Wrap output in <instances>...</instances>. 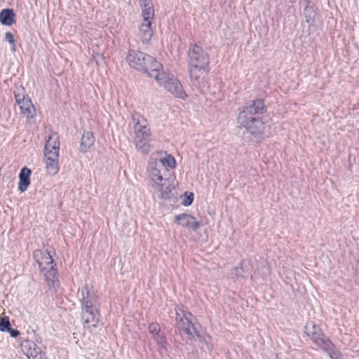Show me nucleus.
<instances>
[{"label":"nucleus","mask_w":359,"mask_h":359,"mask_svg":"<svg viewBox=\"0 0 359 359\" xmlns=\"http://www.w3.org/2000/svg\"><path fill=\"white\" fill-rule=\"evenodd\" d=\"M159 162L165 168L161 170L156 165L149 170V178L153 189L160 194L162 198H166L174 189V177L169 169L175 168L177 163L171 154H167L159 158Z\"/></svg>","instance_id":"obj_1"},{"label":"nucleus","mask_w":359,"mask_h":359,"mask_svg":"<svg viewBox=\"0 0 359 359\" xmlns=\"http://www.w3.org/2000/svg\"><path fill=\"white\" fill-rule=\"evenodd\" d=\"M266 112V107L262 99L252 100L240 111L238 121L251 135L259 136L264 134L266 124L262 116Z\"/></svg>","instance_id":"obj_2"},{"label":"nucleus","mask_w":359,"mask_h":359,"mask_svg":"<svg viewBox=\"0 0 359 359\" xmlns=\"http://www.w3.org/2000/svg\"><path fill=\"white\" fill-rule=\"evenodd\" d=\"M131 118L134 123L135 147L142 154H148L151 150V133L147 120L138 112L133 113Z\"/></svg>","instance_id":"obj_3"},{"label":"nucleus","mask_w":359,"mask_h":359,"mask_svg":"<svg viewBox=\"0 0 359 359\" xmlns=\"http://www.w3.org/2000/svg\"><path fill=\"white\" fill-rule=\"evenodd\" d=\"M126 60L130 67L147 73L150 77H154L162 67L152 56L135 50H129Z\"/></svg>","instance_id":"obj_4"},{"label":"nucleus","mask_w":359,"mask_h":359,"mask_svg":"<svg viewBox=\"0 0 359 359\" xmlns=\"http://www.w3.org/2000/svg\"><path fill=\"white\" fill-rule=\"evenodd\" d=\"M154 78L160 86H163L175 97L182 100H184L187 97V94L180 82L173 75L164 71L163 67L161 70L157 72Z\"/></svg>","instance_id":"obj_5"},{"label":"nucleus","mask_w":359,"mask_h":359,"mask_svg":"<svg viewBox=\"0 0 359 359\" xmlns=\"http://www.w3.org/2000/svg\"><path fill=\"white\" fill-rule=\"evenodd\" d=\"M33 256L46 280L54 282L57 276V270L50 253L48 251L36 250L34 251Z\"/></svg>","instance_id":"obj_6"},{"label":"nucleus","mask_w":359,"mask_h":359,"mask_svg":"<svg viewBox=\"0 0 359 359\" xmlns=\"http://www.w3.org/2000/svg\"><path fill=\"white\" fill-rule=\"evenodd\" d=\"M305 332L313 342L320 348L330 351L334 348L331 340L326 337L322 329L313 322H309L305 326Z\"/></svg>","instance_id":"obj_7"},{"label":"nucleus","mask_w":359,"mask_h":359,"mask_svg":"<svg viewBox=\"0 0 359 359\" xmlns=\"http://www.w3.org/2000/svg\"><path fill=\"white\" fill-rule=\"evenodd\" d=\"M189 67H210V55L201 46L191 44L188 51Z\"/></svg>","instance_id":"obj_8"},{"label":"nucleus","mask_w":359,"mask_h":359,"mask_svg":"<svg viewBox=\"0 0 359 359\" xmlns=\"http://www.w3.org/2000/svg\"><path fill=\"white\" fill-rule=\"evenodd\" d=\"M15 101L19 107L20 114L27 119L34 118L36 116V109L32 100L25 95H15Z\"/></svg>","instance_id":"obj_9"},{"label":"nucleus","mask_w":359,"mask_h":359,"mask_svg":"<svg viewBox=\"0 0 359 359\" xmlns=\"http://www.w3.org/2000/svg\"><path fill=\"white\" fill-rule=\"evenodd\" d=\"M97 296L94 294L88 285L81 288V304L82 311L95 309Z\"/></svg>","instance_id":"obj_10"},{"label":"nucleus","mask_w":359,"mask_h":359,"mask_svg":"<svg viewBox=\"0 0 359 359\" xmlns=\"http://www.w3.org/2000/svg\"><path fill=\"white\" fill-rule=\"evenodd\" d=\"M100 311L97 309L82 311L81 318L83 327L90 329V327L96 328L100 322Z\"/></svg>","instance_id":"obj_11"},{"label":"nucleus","mask_w":359,"mask_h":359,"mask_svg":"<svg viewBox=\"0 0 359 359\" xmlns=\"http://www.w3.org/2000/svg\"><path fill=\"white\" fill-rule=\"evenodd\" d=\"M175 221L178 225L184 228L191 229L194 231L196 230L200 226L199 222H198L194 216L186 213L176 215Z\"/></svg>","instance_id":"obj_12"},{"label":"nucleus","mask_w":359,"mask_h":359,"mask_svg":"<svg viewBox=\"0 0 359 359\" xmlns=\"http://www.w3.org/2000/svg\"><path fill=\"white\" fill-rule=\"evenodd\" d=\"M189 75L192 82L195 85L203 83L206 76L210 72V67H189Z\"/></svg>","instance_id":"obj_13"},{"label":"nucleus","mask_w":359,"mask_h":359,"mask_svg":"<svg viewBox=\"0 0 359 359\" xmlns=\"http://www.w3.org/2000/svg\"><path fill=\"white\" fill-rule=\"evenodd\" d=\"M153 23L141 22L139 28L137 36L143 43L149 42L153 36L154 29L152 27Z\"/></svg>","instance_id":"obj_14"},{"label":"nucleus","mask_w":359,"mask_h":359,"mask_svg":"<svg viewBox=\"0 0 359 359\" xmlns=\"http://www.w3.org/2000/svg\"><path fill=\"white\" fill-rule=\"evenodd\" d=\"M27 349L25 353L29 359H46V353L42 352L41 350L33 341H27Z\"/></svg>","instance_id":"obj_15"},{"label":"nucleus","mask_w":359,"mask_h":359,"mask_svg":"<svg viewBox=\"0 0 359 359\" xmlns=\"http://www.w3.org/2000/svg\"><path fill=\"white\" fill-rule=\"evenodd\" d=\"M32 174V170L27 168L24 167L21 169L20 175H19V183H18V189L21 192L25 191L29 185L30 184V175Z\"/></svg>","instance_id":"obj_16"},{"label":"nucleus","mask_w":359,"mask_h":359,"mask_svg":"<svg viewBox=\"0 0 359 359\" xmlns=\"http://www.w3.org/2000/svg\"><path fill=\"white\" fill-rule=\"evenodd\" d=\"M46 138L44 150L60 151V138L57 133L50 131Z\"/></svg>","instance_id":"obj_17"},{"label":"nucleus","mask_w":359,"mask_h":359,"mask_svg":"<svg viewBox=\"0 0 359 359\" xmlns=\"http://www.w3.org/2000/svg\"><path fill=\"white\" fill-rule=\"evenodd\" d=\"M141 9V22H151L154 23V16H155V11L154 8L153 4H149L146 5H142Z\"/></svg>","instance_id":"obj_18"},{"label":"nucleus","mask_w":359,"mask_h":359,"mask_svg":"<svg viewBox=\"0 0 359 359\" xmlns=\"http://www.w3.org/2000/svg\"><path fill=\"white\" fill-rule=\"evenodd\" d=\"M0 22L7 26H11L15 23V14L12 9H3L0 12Z\"/></svg>","instance_id":"obj_19"},{"label":"nucleus","mask_w":359,"mask_h":359,"mask_svg":"<svg viewBox=\"0 0 359 359\" xmlns=\"http://www.w3.org/2000/svg\"><path fill=\"white\" fill-rule=\"evenodd\" d=\"M184 319H181L178 324L179 329L187 334H191V328L193 327V324L190 318L192 314L190 312L183 313Z\"/></svg>","instance_id":"obj_20"},{"label":"nucleus","mask_w":359,"mask_h":359,"mask_svg":"<svg viewBox=\"0 0 359 359\" xmlns=\"http://www.w3.org/2000/svg\"><path fill=\"white\" fill-rule=\"evenodd\" d=\"M95 142L93 133L90 131L85 132L81 138V150L83 152L87 151Z\"/></svg>","instance_id":"obj_21"},{"label":"nucleus","mask_w":359,"mask_h":359,"mask_svg":"<svg viewBox=\"0 0 359 359\" xmlns=\"http://www.w3.org/2000/svg\"><path fill=\"white\" fill-rule=\"evenodd\" d=\"M46 170L48 175H55L60 170L59 160L44 159Z\"/></svg>","instance_id":"obj_22"},{"label":"nucleus","mask_w":359,"mask_h":359,"mask_svg":"<svg viewBox=\"0 0 359 359\" xmlns=\"http://www.w3.org/2000/svg\"><path fill=\"white\" fill-rule=\"evenodd\" d=\"M11 327L9 317L4 316L1 318L0 320V331L1 332H7Z\"/></svg>","instance_id":"obj_23"},{"label":"nucleus","mask_w":359,"mask_h":359,"mask_svg":"<svg viewBox=\"0 0 359 359\" xmlns=\"http://www.w3.org/2000/svg\"><path fill=\"white\" fill-rule=\"evenodd\" d=\"M152 337L156 343L161 346H163L166 344L165 337L161 330L152 335Z\"/></svg>","instance_id":"obj_24"},{"label":"nucleus","mask_w":359,"mask_h":359,"mask_svg":"<svg viewBox=\"0 0 359 359\" xmlns=\"http://www.w3.org/2000/svg\"><path fill=\"white\" fill-rule=\"evenodd\" d=\"M44 159L59 160V151L44 150Z\"/></svg>","instance_id":"obj_25"},{"label":"nucleus","mask_w":359,"mask_h":359,"mask_svg":"<svg viewBox=\"0 0 359 359\" xmlns=\"http://www.w3.org/2000/svg\"><path fill=\"white\" fill-rule=\"evenodd\" d=\"M194 201V194L191 192L186 191L184 195V198L182 199V203L184 206L190 205Z\"/></svg>","instance_id":"obj_26"},{"label":"nucleus","mask_w":359,"mask_h":359,"mask_svg":"<svg viewBox=\"0 0 359 359\" xmlns=\"http://www.w3.org/2000/svg\"><path fill=\"white\" fill-rule=\"evenodd\" d=\"M148 330L149 332L154 335L161 330L160 326L157 323H151L149 325Z\"/></svg>","instance_id":"obj_27"},{"label":"nucleus","mask_w":359,"mask_h":359,"mask_svg":"<svg viewBox=\"0 0 359 359\" xmlns=\"http://www.w3.org/2000/svg\"><path fill=\"white\" fill-rule=\"evenodd\" d=\"M5 39L10 44L13 46V49L15 50V39L13 34L11 32H6L5 34Z\"/></svg>","instance_id":"obj_28"},{"label":"nucleus","mask_w":359,"mask_h":359,"mask_svg":"<svg viewBox=\"0 0 359 359\" xmlns=\"http://www.w3.org/2000/svg\"><path fill=\"white\" fill-rule=\"evenodd\" d=\"M7 332H8L10 333L11 336L13 337H17L20 334L18 330H14V329H12L11 327Z\"/></svg>","instance_id":"obj_29"},{"label":"nucleus","mask_w":359,"mask_h":359,"mask_svg":"<svg viewBox=\"0 0 359 359\" xmlns=\"http://www.w3.org/2000/svg\"><path fill=\"white\" fill-rule=\"evenodd\" d=\"M153 4L151 0H140V6Z\"/></svg>","instance_id":"obj_30"}]
</instances>
